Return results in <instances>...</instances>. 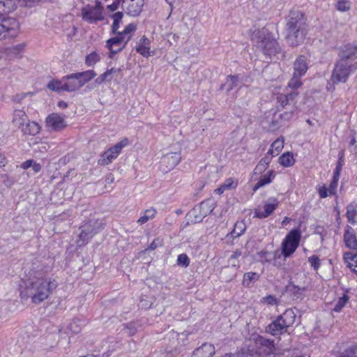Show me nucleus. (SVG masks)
I'll return each mask as SVG.
<instances>
[{"instance_id": "30", "label": "nucleus", "mask_w": 357, "mask_h": 357, "mask_svg": "<svg viewBox=\"0 0 357 357\" xmlns=\"http://www.w3.org/2000/svg\"><path fill=\"white\" fill-rule=\"evenodd\" d=\"M284 148V139L278 138L275 140L268 151V154L271 156H278L280 154Z\"/></svg>"}, {"instance_id": "44", "label": "nucleus", "mask_w": 357, "mask_h": 357, "mask_svg": "<svg viewBox=\"0 0 357 357\" xmlns=\"http://www.w3.org/2000/svg\"><path fill=\"white\" fill-rule=\"evenodd\" d=\"M308 262L310 263L311 267L314 270L317 271L321 266V261L318 256L312 255L308 257Z\"/></svg>"}, {"instance_id": "24", "label": "nucleus", "mask_w": 357, "mask_h": 357, "mask_svg": "<svg viewBox=\"0 0 357 357\" xmlns=\"http://www.w3.org/2000/svg\"><path fill=\"white\" fill-rule=\"evenodd\" d=\"M121 72V68H112L110 69H107L102 74L99 75L98 77L96 78V82L98 84H102L104 82H111L113 79L114 75Z\"/></svg>"}, {"instance_id": "27", "label": "nucleus", "mask_w": 357, "mask_h": 357, "mask_svg": "<svg viewBox=\"0 0 357 357\" xmlns=\"http://www.w3.org/2000/svg\"><path fill=\"white\" fill-rule=\"evenodd\" d=\"M75 74L78 78L81 87H82L84 84L88 83L96 76V73L93 70H88L80 73H75Z\"/></svg>"}, {"instance_id": "64", "label": "nucleus", "mask_w": 357, "mask_h": 357, "mask_svg": "<svg viewBox=\"0 0 357 357\" xmlns=\"http://www.w3.org/2000/svg\"><path fill=\"white\" fill-rule=\"evenodd\" d=\"M156 247H157V245H156L155 242V241H153V242H152V243H151V244L149 245V248H148V249H149V250H152L155 249V248H156Z\"/></svg>"}, {"instance_id": "52", "label": "nucleus", "mask_w": 357, "mask_h": 357, "mask_svg": "<svg viewBox=\"0 0 357 357\" xmlns=\"http://www.w3.org/2000/svg\"><path fill=\"white\" fill-rule=\"evenodd\" d=\"M241 255V252L238 250L235 251L229 259V264L234 267L237 266L236 263H231L232 260H236Z\"/></svg>"}, {"instance_id": "19", "label": "nucleus", "mask_w": 357, "mask_h": 357, "mask_svg": "<svg viewBox=\"0 0 357 357\" xmlns=\"http://www.w3.org/2000/svg\"><path fill=\"white\" fill-rule=\"evenodd\" d=\"M41 130V126L36 121H31L30 119L26 124L20 129L22 135L26 136H36Z\"/></svg>"}, {"instance_id": "57", "label": "nucleus", "mask_w": 357, "mask_h": 357, "mask_svg": "<svg viewBox=\"0 0 357 357\" xmlns=\"http://www.w3.org/2000/svg\"><path fill=\"white\" fill-rule=\"evenodd\" d=\"M188 219L192 222H199L200 221L196 220V219L199 216V213H196V215H191V211L188 214Z\"/></svg>"}, {"instance_id": "34", "label": "nucleus", "mask_w": 357, "mask_h": 357, "mask_svg": "<svg viewBox=\"0 0 357 357\" xmlns=\"http://www.w3.org/2000/svg\"><path fill=\"white\" fill-rule=\"evenodd\" d=\"M344 259L348 264V266L357 274V253L345 252L344 254Z\"/></svg>"}, {"instance_id": "38", "label": "nucleus", "mask_w": 357, "mask_h": 357, "mask_svg": "<svg viewBox=\"0 0 357 357\" xmlns=\"http://www.w3.org/2000/svg\"><path fill=\"white\" fill-rule=\"evenodd\" d=\"M245 224L243 221H238L234 225V229L231 232V235L233 238H236L242 235L245 231Z\"/></svg>"}, {"instance_id": "21", "label": "nucleus", "mask_w": 357, "mask_h": 357, "mask_svg": "<svg viewBox=\"0 0 357 357\" xmlns=\"http://www.w3.org/2000/svg\"><path fill=\"white\" fill-rule=\"evenodd\" d=\"M66 91L73 92L79 89L81 87L78 78L75 73L65 76Z\"/></svg>"}, {"instance_id": "7", "label": "nucleus", "mask_w": 357, "mask_h": 357, "mask_svg": "<svg viewBox=\"0 0 357 357\" xmlns=\"http://www.w3.org/2000/svg\"><path fill=\"white\" fill-rule=\"evenodd\" d=\"M301 230L299 227L294 228L282 240L281 252L285 259L291 256L298 248L301 238Z\"/></svg>"}, {"instance_id": "43", "label": "nucleus", "mask_w": 357, "mask_h": 357, "mask_svg": "<svg viewBox=\"0 0 357 357\" xmlns=\"http://www.w3.org/2000/svg\"><path fill=\"white\" fill-rule=\"evenodd\" d=\"M123 15L121 12H117L112 15L114 22H113L112 28V31L114 33H116L117 31V30L119 29V24L121 22Z\"/></svg>"}, {"instance_id": "47", "label": "nucleus", "mask_w": 357, "mask_h": 357, "mask_svg": "<svg viewBox=\"0 0 357 357\" xmlns=\"http://www.w3.org/2000/svg\"><path fill=\"white\" fill-rule=\"evenodd\" d=\"M278 163L284 167L292 166L295 163L294 158H278Z\"/></svg>"}, {"instance_id": "32", "label": "nucleus", "mask_w": 357, "mask_h": 357, "mask_svg": "<svg viewBox=\"0 0 357 357\" xmlns=\"http://www.w3.org/2000/svg\"><path fill=\"white\" fill-rule=\"evenodd\" d=\"M102 58V54L98 52L93 51L86 54L85 56V64L88 67L94 66L100 62Z\"/></svg>"}, {"instance_id": "31", "label": "nucleus", "mask_w": 357, "mask_h": 357, "mask_svg": "<svg viewBox=\"0 0 357 357\" xmlns=\"http://www.w3.org/2000/svg\"><path fill=\"white\" fill-rule=\"evenodd\" d=\"M346 216L349 223H357V203H351L347 207Z\"/></svg>"}, {"instance_id": "55", "label": "nucleus", "mask_w": 357, "mask_h": 357, "mask_svg": "<svg viewBox=\"0 0 357 357\" xmlns=\"http://www.w3.org/2000/svg\"><path fill=\"white\" fill-rule=\"evenodd\" d=\"M33 162L34 161L33 160H26V162H24V163L22 164V167L24 169H27L31 167Z\"/></svg>"}, {"instance_id": "62", "label": "nucleus", "mask_w": 357, "mask_h": 357, "mask_svg": "<svg viewBox=\"0 0 357 357\" xmlns=\"http://www.w3.org/2000/svg\"><path fill=\"white\" fill-rule=\"evenodd\" d=\"M114 176L112 175H109L107 179H106V181L107 183H112L113 181H114Z\"/></svg>"}, {"instance_id": "36", "label": "nucleus", "mask_w": 357, "mask_h": 357, "mask_svg": "<svg viewBox=\"0 0 357 357\" xmlns=\"http://www.w3.org/2000/svg\"><path fill=\"white\" fill-rule=\"evenodd\" d=\"M237 183L234 179L229 178L217 188L215 192L216 194L222 195L225 191L236 188Z\"/></svg>"}, {"instance_id": "46", "label": "nucleus", "mask_w": 357, "mask_h": 357, "mask_svg": "<svg viewBox=\"0 0 357 357\" xmlns=\"http://www.w3.org/2000/svg\"><path fill=\"white\" fill-rule=\"evenodd\" d=\"M337 9L341 12H345L350 9V2L347 0H338Z\"/></svg>"}, {"instance_id": "8", "label": "nucleus", "mask_w": 357, "mask_h": 357, "mask_svg": "<svg viewBox=\"0 0 357 357\" xmlns=\"http://www.w3.org/2000/svg\"><path fill=\"white\" fill-rule=\"evenodd\" d=\"M342 165L343 160L340 158L337 163L333 179L330 184L328 185L326 184H319L316 187L320 198H326L335 195Z\"/></svg>"}, {"instance_id": "63", "label": "nucleus", "mask_w": 357, "mask_h": 357, "mask_svg": "<svg viewBox=\"0 0 357 357\" xmlns=\"http://www.w3.org/2000/svg\"><path fill=\"white\" fill-rule=\"evenodd\" d=\"M59 107L66 108L67 107V103L64 101H60L58 104Z\"/></svg>"}, {"instance_id": "6", "label": "nucleus", "mask_w": 357, "mask_h": 357, "mask_svg": "<svg viewBox=\"0 0 357 357\" xmlns=\"http://www.w3.org/2000/svg\"><path fill=\"white\" fill-rule=\"evenodd\" d=\"M296 314L293 310H286L280 316L267 327L266 331L273 335H280L295 322Z\"/></svg>"}, {"instance_id": "14", "label": "nucleus", "mask_w": 357, "mask_h": 357, "mask_svg": "<svg viewBox=\"0 0 357 357\" xmlns=\"http://www.w3.org/2000/svg\"><path fill=\"white\" fill-rule=\"evenodd\" d=\"M278 201L275 198L268 199L262 206H258L255 211V217L265 218L269 216L277 208Z\"/></svg>"}, {"instance_id": "59", "label": "nucleus", "mask_w": 357, "mask_h": 357, "mask_svg": "<svg viewBox=\"0 0 357 357\" xmlns=\"http://www.w3.org/2000/svg\"><path fill=\"white\" fill-rule=\"evenodd\" d=\"M111 158H109V157L104 158L103 159L100 160L98 161V163L101 164V165H107V164L112 162Z\"/></svg>"}, {"instance_id": "12", "label": "nucleus", "mask_w": 357, "mask_h": 357, "mask_svg": "<svg viewBox=\"0 0 357 357\" xmlns=\"http://www.w3.org/2000/svg\"><path fill=\"white\" fill-rule=\"evenodd\" d=\"M20 28L19 22L14 18H9L0 23V40L8 36H16Z\"/></svg>"}, {"instance_id": "17", "label": "nucleus", "mask_w": 357, "mask_h": 357, "mask_svg": "<svg viewBox=\"0 0 357 357\" xmlns=\"http://www.w3.org/2000/svg\"><path fill=\"white\" fill-rule=\"evenodd\" d=\"M29 120V116L23 109H14L13 113L12 123L15 128L20 130V129L26 124Z\"/></svg>"}, {"instance_id": "33", "label": "nucleus", "mask_w": 357, "mask_h": 357, "mask_svg": "<svg viewBox=\"0 0 357 357\" xmlns=\"http://www.w3.org/2000/svg\"><path fill=\"white\" fill-rule=\"evenodd\" d=\"M157 211L155 208L151 207L146 209L142 214L141 217L138 219L137 223L144 225L153 220L156 216Z\"/></svg>"}, {"instance_id": "25", "label": "nucleus", "mask_w": 357, "mask_h": 357, "mask_svg": "<svg viewBox=\"0 0 357 357\" xmlns=\"http://www.w3.org/2000/svg\"><path fill=\"white\" fill-rule=\"evenodd\" d=\"M275 178L274 172L271 170L268 171L265 174L262 175L257 182V183L253 186V191L256 192L258 189L271 183Z\"/></svg>"}, {"instance_id": "18", "label": "nucleus", "mask_w": 357, "mask_h": 357, "mask_svg": "<svg viewBox=\"0 0 357 357\" xmlns=\"http://www.w3.org/2000/svg\"><path fill=\"white\" fill-rule=\"evenodd\" d=\"M151 40L146 37L139 39L136 47V51L144 57L148 58L154 54V51L151 50Z\"/></svg>"}, {"instance_id": "56", "label": "nucleus", "mask_w": 357, "mask_h": 357, "mask_svg": "<svg viewBox=\"0 0 357 357\" xmlns=\"http://www.w3.org/2000/svg\"><path fill=\"white\" fill-rule=\"evenodd\" d=\"M127 329L129 331L128 333L130 335H134L136 332V328L132 323H130L127 325Z\"/></svg>"}, {"instance_id": "28", "label": "nucleus", "mask_w": 357, "mask_h": 357, "mask_svg": "<svg viewBox=\"0 0 357 357\" xmlns=\"http://www.w3.org/2000/svg\"><path fill=\"white\" fill-rule=\"evenodd\" d=\"M16 6L13 0L0 1V19L15 10Z\"/></svg>"}, {"instance_id": "1", "label": "nucleus", "mask_w": 357, "mask_h": 357, "mask_svg": "<svg viewBox=\"0 0 357 357\" xmlns=\"http://www.w3.org/2000/svg\"><path fill=\"white\" fill-rule=\"evenodd\" d=\"M57 284L39 270H31L19 284L22 298L30 297L35 304H40L52 294Z\"/></svg>"}, {"instance_id": "41", "label": "nucleus", "mask_w": 357, "mask_h": 357, "mask_svg": "<svg viewBox=\"0 0 357 357\" xmlns=\"http://www.w3.org/2000/svg\"><path fill=\"white\" fill-rule=\"evenodd\" d=\"M357 347L355 345L349 346L340 352L336 357H357Z\"/></svg>"}, {"instance_id": "45", "label": "nucleus", "mask_w": 357, "mask_h": 357, "mask_svg": "<svg viewBox=\"0 0 357 357\" xmlns=\"http://www.w3.org/2000/svg\"><path fill=\"white\" fill-rule=\"evenodd\" d=\"M301 77V76H298V75H295V73H294L293 77L288 83V86L294 89H296L300 87L301 85V82L300 80Z\"/></svg>"}, {"instance_id": "37", "label": "nucleus", "mask_w": 357, "mask_h": 357, "mask_svg": "<svg viewBox=\"0 0 357 357\" xmlns=\"http://www.w3.org/2000/svg\"><path fill=\"white\" fill-rule=\"evenodd\" d=\"M349 300V297L347 294H344L342 296L339 297L335 303V306L333 309V312H340L342 311L343 307L347 305Z\"/></svg>"}, {"instance_id": "10", "label": "nucleus", "mask_w": 357, "mask_h": 357, "mask_svg": "<svg viewBox=\"0 0 357 357\" xmlns=\"http://www.w3.org/2000/svg\"><path fill=\"white\" fill-rule=\"evenodd\" d=\"M82 20L88 23L93 24L105 19L103 7L100 2L95 5H86L81 11Z\"/></svg>"}, {"instance_id": "60", "label": "nucleus", "mask_w": 357, "mask_h": 357, "mask_svg": "<svg viewBox=\"0 0 357 357\" xmlns=\"http://www.w3.org/2000/svg\"><path fill=\"white\" fill-rule=\"evenodd\" d=\"M271 162V158H262V159L259 161V163H262L265 165L267 167L268 165Z\"/></svg>"}, {"instance_id": "61", "label": "nucleus", "mask_w": 357, "mask_h": 357, "mask_svg": "<svg viewBox=\"0 0 357 357\" xmlns=\"http://www.w3.org/2000/svg\"><path fill=\"white\" fill-rule=\"evenodd\" d=\"M94 222H100L99 220H90L88 222L85 223L84 225H90L89 226V231H91L93 229H94L93 227V223Z\"/></svg>"}, {"instance_id": "53", "label": "nucleus", "mask_w": 357, "mask_h": 357, "mask_svg": "<svg viewBox=\"0 0 357 357\" xmlns=\"http://www.w3.org/2000/svg\"><path fill=\"white\" fill-rule=\"evenodd\" d=\"M266 168L267 167L265 166V165H263L262 163H258L255 169V175L262 173Z\"/></svg>"}, {"instance_id": "42", "label": "nucleus", "mask_w": 357, "mask_h": 357, "mask_svg": "<svg viewBox=\"0 0 357 357\" xmlns=\"http://www.w3.org/2000/svg\"><path fill=\"white\" fill-rule=\"evenodd\" d=\"M259 278V274L255 272H248L244 274L243 284L249 287L253 281H257Z\"/></svg>"}, {"instance_id": "58", "label": "nucleus", "mask_w": 357, "mask_h": 357, "mask_svg": "<svg viewBox=\"0 0 357 357\" xmlns=\"http://www.w3.org/2000/svg\"><path fill=\"white\" fill-rule=\"evenodd\" d=\"M31 167H32V169H33V172H34L35 173H38V172H40V169H41V166H40V164H38V163H36V162H33V165H32Z\"/></svg>"}, {"instance_id": "2", "label": "nucleus", "mask_w": 357, "mask_h": 357, "mask_svg": "<svg viewBox=\"0 0 357 357\" xmlns=\"http://www.w3.org/2000/svg\"><path fill=\"white\" fill-rule=\"evenodd\" d=\"M340 56L331 77L333 84L346 82L350 73L356 68L353 61L357 58V47L353 45H346L342 50Z\"/></svg>"}, {"instance_id": "20", "label": "nucleus", "mask_w": 357, "mask_h": 357, "mask_svg": "<svg viewBox=\"0 0 357 357\" xmlns=\"http://www.w3.org/2000/svg\"><path fill=\"white\" fill-rule=\"evenodd\" d=\"M215 353V347L211 344H203L193 352L195 357H211Z\"/></svg>"}, {"instance_id": "54", "label": "nucleus", "mask_w": 357, "mask_h": 357, "mask_svg": "<svg viewBox=\"0 0 357 357\" xmlns=\"http://www.w3.org/2000/svg\"><path fill=\"white\" fill-rule=\"evenodd\" d=\"M122 3V0H118L113 2L111 5L107 6V9L110 11H115L119 8L120 3Z\"/></svg>"}, {"instance_id": "23", "label": "nucleus", "mask_w": 357, "mask_h": 357, "mask_svg": "<svg viewBox=\"0 0 357 357\" xmlns=\"http://www.w3.org/2000/svg\"><path fill=\"white\" fill-rule=\"evenodd\" d=\"M129 144V139L128 138H124L113 146L108 149V150L105 152L104 156H114V155H119L121 153V150L128 146Z\"/></svg>"}, {"instance_id": "29", "label": "nucleus", "mask_w": 357, "mask_h": 357, "mask_svg": "<svg viewBox=\"0 0 357 357\" xmlns=\"http://www.w3.org/2000/svg\"><path fill=\"white\" fill-rule=\"evenodd\" d=\"M23 44H17L5 49V54L10 59L20 57L24 50Z\"/></svg>"}, {"instance_id": "13", "label": "nucleus", "mask_w": 357, "mask_h": 357, "mask_svg": "<svg viewBox=\"0 0 357 357\" xmlns=\"http://www.w3.org/2000/svg\"><path fill=\"white\" fill-rule=\"evenodd\" d=\"M45 126L52 131L61 130L66 126L65 116L57 113H52L47 116Z\"/></svg>"}, {"instance_id": "22", "label": "nucleus", "mask_w": 357, "mask_h": 357, "mask_svg": "<svg viewBox=\"0 0 357 357\" xmlns=\"http://www.w3.org/2000/svg\"><path fill=\"white\" fill-rule=\"evenodd\" d=\"M344 241L347 248L350 249H357V240L354 234V229L347 226L344 234Z\"/></svg>"}, {"instance_id": "35", "label": "nucleus", "mask_w": 357, "mask_h": 357, "mask_svg": "<svg viewBox=\"0 0 357 357\" xmlns=\"http://www.w3.org/2000/svg\"><path fill=\"white\" fill-rule=\"evenodd\" d=\"M47 88L50 90L56 92L66 91L64 77L60 80L53 79L50 81L47 84Z\"/></svg>"}, {"instance_id": "11", "label": "nucleus", "mask_w": 357, "mask_h": 357, "mask_svg": "<svg viewBox=\"0 0 357 357\" xmlns=\"http://www.w3.org/2000/svg\"><path fill=\"white\" fill-rule=\"evenodd\" d=\"M89 226L90 225L82 226V231L79 235V239L77 241V246H82L86 244L95 234H96L103 228L102 222H94V229H93L91 231H89Z\"/></svg>"}, {"instance_id": "48", "label": "nucleus", "mask_w": 357, "mask_h": 357, "mask_svg": "<svg viewBox=\"0 0 357 357\" xmlns=\"http://www.w3.org/2000/svg\"><path fill=\"white\" fill-rule=\"evenodd\" d=\"M164 158V163H169L170 160H172V164L169 167H167L166 169H163V171L168 172L174 168V167L178 163L179 160H178V158Z\"/></svg>"}, {"instance_id": "9", "label": "nucleus", "mask_w": 357, "mask_h": 357, "mask_svg": "<svg viewBox=\"0 0 357 357\" xmlns=\"http://www.w3.org/2000/svg\"><path fill=\"white\" fill-rule=\"evenodd\" d=\"M274 96L277 100V102L282 108L289 107V112H285L280 115L282 119L284 121H289L293 117L294 112L296 109V102L295 98L298 96L296 92H291L287 93H282L280 92H275Z\"/></svg>"}, {"instance_id": "4", "label": "nucleus", "mask_w": 357, "mask_h": 357, "mask_svg": "<svg viewBox=\"0 0 357 357\" xmlns=\"http://www.w3.org/2000/svg\"><path fill=\"white\" fill-rule=\"evenodd\" d=\"M250 39L253 45L263 51L265 54H275L280 50L275 38L266 28L253 31Z\"/></svg>"}, {"instance_id": "40", "label": "nucleus", "mask_w": 357, "mask_h": 357, "mask_svg": "<svg viewBox=\"0 0 357 357\" xmlns=\"http://www.w3.org/2000/svg\"><path fill=\"white\" fill-rule=\"evenodd\" d=\"M348 149L353 155H357V132H352L349 137Z\"/></svg>"}, {"instance_id": "51", "label": "nucleus", "mask_w": 357, "mask_h": 357, "mask_svg": "<svg viewBox=\"0 0 357 357\" xmlns=\"http://www.w3.org/2000/svg\"><path fill=\"white\" fill-rule=\"evenodd\" d=\"M40 0H18L20 6L32 7L40 2Z\"/></svg>"}, {"instance_id": "26", "label": "nucleus", "mask_w": 357, "mask_h": 357, "mask_svg": "<svg viewBox=\"0 0 357 357\" xmlns=\"http://www.w3.org/2000/svg\"><path fill=\"white\" fill-rule=\"evenodd\" d=\"M307 68L306 58L303 56H300L294 63V73L298 75V76H303L306 73Z\"/></svg>"}, {"instance_id": "50", "label": "nucleus", "mask_w": 357, "mask_h": 357, "mask_svg": "<svg viewBox=\"0 0 357 357\" xmlns=\"http://www.w3.org/2000/svg\"><path fill=\"white\" fill-rule=\"evenodd\" d=\"M177 264L186 267L190 264V259L185 254H181L178 256Z\"/></svg>"}, {"instance_id": "39", "label": "nucleus", "mask_w": 357, "mask_h": 357, "mask_svg": "<svg viewBox=\"0 0 357 357\" xmlns=\"http://www.w3.org/2000/svg\"><path fill=\"white\" fill-rule=\"evenodd\" d=\"M239 85V79L238 76H228L223 87L229 91Z\"/></svg>"}, {"instance_id": "16", "label": "nucleus", "mask_w": 357, "mask_h": 357, "mask_svg": "<svg viewBox=\"0 0 357 357\" xmlns=\"http://www.w3.org/2000/svg\"><path fill=\"white\" fill-rule=\"evenodd\" d=\"M213 208L209 202H202L199 206L191 210V215H196V213H199V216L196 220L202 221L205 216L213 211Z\"/></svg>"}, {"instance_id": "5", "label": "nucleus", "mask_w": 357, "mask_h": 357, "mask_svg": "<svg viewBox=\"0 0 357 357\" xmlns=\"http://www.w3.org/2000/svg\"><path fill=\"white\" fill-rule=\"evenodd\" d=\"M136 31V26L134 24H128L123 31L118 32L117 35L107 41L106 47L111 54H115L120 52L130 40ZM112 57V55H110Z\"/></svg>"}, {"instance_id": "3", "label": "nucleus", "mask_w": 357, "mask_h": 357, "mask_svg": "<svg viewBox=\"0 0 357 357\" xmlns=\"http://www.w3.org/2000/svg\"><path fill=\"white\" fill-rule=\"evenodd\" d=\"M287 40L291 46H296L306 35V21L304 14L298 10L291 11L287 24Z\"/></svg>"}, {"instance_id": "15", "label": "nucleus", "mask_w": 357, "mask_h": 357, "mask_svg": "<svg viewBox=\"0 0 357 357\" xmlns=\"http://www.w3.org/2000/svg\"><path fill=\"white\" fill-rule=\"evenodd\" d=\"M144 0H122V8L132 16H137L142 11Z\"/></svg>"}, {"instance_id": "49", "label": "nucleus", "mask_w": 357, "mask_h": 357, "mask_svg": "<svg viewBox=\"0 0 357 357\" xmlns=\"http://www.w3.org/2000/svg\"><path fill=\"white\" fill-rule=\"evenodd\" d=\"M261 302L264 304L275 305L278 304L277 299L271 295L266 296L261 298Z\"/></svg>"}]
</instances>
